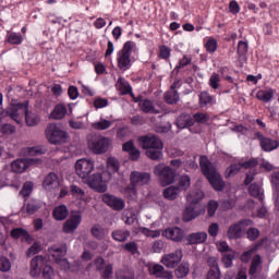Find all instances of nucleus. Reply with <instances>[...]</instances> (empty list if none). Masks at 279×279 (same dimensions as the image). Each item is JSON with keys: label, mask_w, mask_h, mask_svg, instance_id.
<instances>
[{"label": "nucleus", "mask_w": 279, "mask_h": 279, "mask_svg": "<svg viewBox=\"0 0 279 279\" xmlns=\"http://www.w3.org/2000/svg\"><path fill=\"white\" fill-rule=\"evenodd\" d=\"M190 272H191V265L189 263H182L174 270V276L175 278L182 279V278H186Z\"/></svg>", "instance_id": "obj_34"}, {"label": "nucleus", "mask_w": 279, "mask_h": 279, "mask_svg": "<svg viewBox=\"0 0 279 279\" xmlns=\"http://www.w3.org/2000/svg\"><path fill=\"white\" fill-rule=\"evenodd\" d=\"M137 232L144 234V236H149L150 239H158V236H160V230H150L145 227L137 228Z\"/></svg>", "instance_id": "obj_45"}, {"label": "nucleus", "mask_w": 279, "mask_h": 279, "mask_svg": "<svg viewBox=\"0 0 279 279\" xmlns=\"http://www.w3.org/2000/svg\"><path fill=\"white\" fill-rule=\"evenodd\" d=\"M48 252L54 260H58V258L66 256V244H62L61 246H51L48 248Z\"/></svg>", "instance_id": "obj_30"}, {"label": "nucleus", "mask_w": 279, "mask_h": 279, "mask_svg": "<svg viewBox=\"0 0 279 279\" xmlns=\"http://www.w3.org/2000/svg\"><path fill=\"white\" fill-rule=\"evenodd\" d=\"M153 173L158 177L161 186H169L175 182V170L169 166L158 163L155 166Z\"/></svg>", "instance_id": "obj_5"}, {"label": "nucleus", "mask_w": 279, "mask_h": 279, "mask_svg": "<svg viewBox=\"0 0 279 279\" xmlns=\"http://www.w3.org/2000/svg\"><path fill=\"white\" fill-rule=\"evenodd\" d=\"M27 110V101L26 102H15L14 100L11 102L10 107L7 110L0 111V119L2 117H10L15 123H23V116Z\"/></svg>", "instance_id": "obj_4"}, {"label": "nucleus", "mask_w": 279, "mask_h": 279, "mask_svg": "<svg viewBox=\"0 0 279 279\" xmlns=\"http://www.w3.org/2000/svg\"><path fill=\"white\" fill-rule=\"evenodd\" d=\"M205 47L209 53H215V51H217V39L209 38L205 44Z\"/></svg>", "instance_id": "obj_64"}, {"label": "nucleus", "mask_w": 279, "mask_h": 279, "mask_svg": "<svg viewBox=\"0 0 279 279\" xmlns=\"http://www.w3.org/2000/svg\"><path fill=\"white\" fill-rule=\"evenodd\" d=\"M92 128L94 130H109V128H112V121L106 120V119H100L98 122L92 123Z\"/></svg>", "instance_id": "obj_42"}, {"label": "nucleus", "mask_w": 279, "mask_h": 279, "mask_svg": "<svg viewBox=\"0 0 279 279\" xmlns=\"http://www.w3.org/2000/svg\"><path fill=\"white\" fill-rule=\"evenodd\" d=\"M159 57L162 60H169V58L171 57V48H169L167 46H160L159 47Z\"/></svg>", "instance_id": "obj_63"}, {"label": "nucleus", "mask_w": 279, "mask_h": 279, "mask_svg": "<svg viewBox=\"0 0 279 279\" xmlns=\"http://www.w3.org/2000/svg\"><path fill=\"white\" fill-rule=\"evenodd\" d=\"M137 143L142 149H162V141L155 134L142 135L137 138Z\"/></svg>", "instance_id": "obj_10"}, {"label": "nucleus", "mask_w": 279, "mask_h": 279, "mask_svg": "<svg viewBox=\"0 0 279 279\" xmlns=\"http://www.w3.org/2000/svg\"><path fill=\"white\" fill-rule=\"evenodd\" d=\"M56 264L61 271H69V269H71V263H69V259L66 258H57Z\"/></svg>", "instance_id": "obj_55"}, {"label": "nucleus", "mask_w": 279, "mask_h": 279, "mask_svg": "<svg viewBox=\"0 0 279 279\" xmlns=\"http://www.w3.org/2000/svg\"><path fill=\"white\" fill-rule=\"evenodd\" d=\"M66 106L63 104H58L53 110L51 111L49 119H53L54 121H60V119H64L66 117Z\"/></svg>", "instance_id": "obj_27"}, {"label": "nucleus", "mask_w": 279, "mask_h": 279, "mask_svg": "<svg viewBox=\"0 0 279 279\" xmlns=\"http://www.w3.org/2000/svg\"><path fill=\"white\" fill-rule=\"evenodd\" d=\"M11 236L12 239H21V241L27 243L28 245H32V243H34V238H32L27 230L23 228H16L11 230Z\"/></svg>", "instance_id": "obj_21"}, {"label": "nucleus", "mask_w": 279, "mask_h": 279, "mask_svg": "<svg viewBox=\"0 0 279 279\" xmlns=\"http://www.w3.org/2000/svg\"><path fill=\"white\" fill-rule=\"evenodd\" d=\"M256 97L259 99V101L267 104L274 99V89H260L257 92Z\"/></svg>", "instance_id": "obj_38"}, {"label": "nucleus", "mask_w": 279, "mask_h": 279, "mask_svg": "<svg viewBox=\"0 0 279 279\" xmlns=\"http://www.w3.org/2000/svg\"><path fill=\"white\" fill-rule=\"evenodd\" d=\"M199 165L203 175H205L213 189L215 191H222L226 187V182L219 171H217V167L206 156L199 158Z\"/></svg>", "instance_id": "obj_1"}, {"label": "nucleus", "mask_w": 279, "mask_h": 279, "mask_svg": "<svg viewBox=\"0 0 279 279\" xmlns=\"http://www.w3.org/2000/svg\"><path fill=\"white\" fill-rule=\"evenodd\" d=\"M10 269H12V262H10V258L5 256L0 257V271L7 274Z\"/></svg>", "instance_id": "obj_53"}, {"label": "nucleus", "mask_w": 279, "mask_h": 279, "mask_svg": "<svg viewBox=\"0 0 279 279\" xmlns=\"http://www.w3.org/2000/svg\"><path fill=\"white\" fill-rule=\"evenodd\" d=\"M217 208H219V203L217 201H209L207 204V214L209 217H215L217 213Z\"/></svg>", "instance_id": "obj_58"}, {"label": "nucleus", "mask_w": 279, "mask_h": 279, "mask_svg": "<svg viewBox=\"0 0 279 279\" xmlns=\"http://www.w3.org/2000/svg\"><path fill=\"white\" fill-rule=\"evenodd\" d=\"M107 167L110 171H112V173H117L120 168L119 159L114 157H109L107 160Z\"/></svg>", "instance_id": "obj_54"}, {"label": "nucleus", "mask_w": 279, "mask_h": 279, "mask_svg": "<svg viewBox=\"0 0 279 279\" xmlns=\"http://www.w3.org/2000/svg\"><path fill=\"white\" fill-rule=\"evenodd\" d=\"M232 260H234V251L226 253L222 257V263L227 268L232 267Z\"/></svg>", "instance_id": "obj_60"}, {"label": "nucleus", "mask_w": 279, "mask_h": 279, "mask_svg": "<svg viewBox=\"0 0 279 279\" xmlns=\"http://www.w3.org/2000/svg\"><path fill=\"white\" fill-rule=\"evenodd\" d=\"M151 182V174L149 172L132 171L130 174V183L133 186H145Z\"/></svg>", "instance_id": "obj_14"}, {"label": "nucleus", "mask_w": 279, "mask_h": 279, "mask_svg": "<svg viewBox=\"0 0 279 279\" xmlns=\"http://www.w3.org/2000/svg\"><path fill=\"white\" fill-rule=\"evenodd\" d=\"M7 40L10 45H21L23 43V36L19 33H8Z\"/></svg>", "instance_id": "obj_48"}, {"label": "nucleus", "mask_w": 279, "mask_h": 279, "mask_svg": "<svg viewBox=\"0 0 279 279\" xmlns=\"http://www.w3.org/2000/svg\"><path fill=\"white\" fill-rule=\"evenodd\" d=\"M45 134L51 145H64L69 141V134L56 123L48 124Z\"/></svg>", "instance_id": "obj_3"}, {"label": "nucleus", "mask_w": 279, "mask_h": 279, "mask_svg": "<svg viewBox=\"0 0 279 279\" xmlns=\"http://www.w3.org/2000/svg\"><path fill=\"white\" fill-rule=\"evenodd\" d=\"M247 49H248V46H247V41H239L238 44V56L240 58H245V56H247Z\"/></svg>", "instance_id": "obj_56"}, {"label": "nucleus", "mask_w": 279, "mask_h": 279, "mask_svg": "<svg viewBox=\"0 0 279 279\" xmlns=\"http://www.w3.org/2000/svg\"><path fill=\"white\" fill-rule=\"evenodd\" d=\"M24 114H25L26 125H28L29 128H34L35 125H38V123H40V116L32 111H28L27 109Z\"/></svg>", "instance_id": "obj_36"}, {"label": "nucleus", "mask_w": 279, "mask_h": 279, "mask_svg": "<svg viewBox=\"0 0 279 279\" xmlns=\"http://www.w3.org/2000/svg\"><path fill=\"white\" fill-rule=\"evenodd\" d=\"M177 186H179L180 189V193H182V191H189V189H191V177H189V174H183L179 178Z\"/></svg>", "instance_id": "obj_41"}, {"label": "nucleus", "mask_w": 279, "mask_h": 279, "mask_svg": "<svg viewBox=\"0 0 279 279\" xmlns=\"http://www.w3.org/2000/svg\"><path fill=\"white\" fill-rule=\"evenodd\" d=\"M271 184L274 189L275 205H276V208H278L279 206V172H275L271 175Z\"/></svg>", "instance_id": "obj_35"}, {"label": "nucleus", "mask_w": 279, "mask_h": 279, "mask_svg": "<svg viewBox=\"0 0 279 279\" xmlns=\"http://www.w3.org/2000/svg\"><path fill=\"white\" fill-rule=\"evenodd\" d=\"M255 135L256 138H258L259 145L264 151H274V149H278V141L265 137L260 132H257Z\"/></svg>", "instance_id": "obj_17"}, {"label": "nucleus", "mask_w": 279, "mask_h": 279, "mask_svg": "<svg viewBox=\"0 0 279 279\" xmlns=\"http://www.w3.org/2000/svg\"><path fill=\"white\" fill-rule=\"evenodd\" d=\"M147 158H150V160H162V148H150L146 150Z\"/></svg>", "instance_id": "obj_44"}, {"label": "nucleus", "mask_w": 279, "mask_h": 279, "mask_svg": "<svg viewBox=\"0 0 279 279\" xmlns=\"http://www.w3.org/2000/svg\"><path fill=\"white\" fill-rule=\"evenodd\" d=\"M140 110H142V112H146L150 114H160V110L156 109L154 107V102L147 99L140 101Z\"/></svg>", "instance_id": "obj_31"}, {"label": "nucleus", "mask_w": 279, "mask_h": 279, "mask_svg": "<svg viewBox=\"0 0 279 279\" xmlns=\"http://www.w3.org/2000/svg\"><path fill=\"white\" fill-rule=\"evenodd\" d=\"M219 82H221L219 74L213 73L209 77V86H211L214 90H217V88H219Z\"/></svg>", "instance_id": "obj_62"}, {"label": "nucleus", "mask_w": 279, "mask_h": 279, "mask_svg": "<svg viewBox=\"0 0 279 279\" xmlns=\"http://www.w3.org/2000/svg\"><path fill=\"white\" fill-rule=\"evenodd\" d=\"M131 234L132 233L128 229H116L111 232V238L118 243H125V241L130 239Z\"/></svg>", "instance_id": "obj_26"}, {"label": "nucleus", "mask_w": 279, "mask_h": 279, "mask_svg": "<svg viewBox=\"0 0 279 279\" xmlns=\"http://www.w3.org/2000/svg\"><path fill=\"white\" fill-rule=\"evenodd\" d=\"M148 271L150 276H154L155 278L173 279V272L166 270L165 266L160 264L149 266Z\"/></svg>", "instance_id": "obj_16"}, {"label": "nucleus", "mask_w": 279, "mask_h": 279, "mask_svg": "<svg viewBox=\"0 0 279 279\" xmlns=\"http://www.w3.org/2000/svg\"><path fill=\"white\" fill-rule=\"evenodd\" d=\"M0 132L3 136H10L12 134H16V128L12 124L3 123L0 124Z\"/></svg>", "instance_id": "obj_50"}, {"label": "nucleus", "mask_w": 279, "mask_h": 279, "mask_svg": "<svg viewBox=\"0 0 279 279\" xmlns=\"http://www.w3.org/2000/svg\"><path fill=\"white\" fill-rule=\"evenodd\" d=\"M11 170L14 173H24L27 171V160L24 159H16L11 163Z\"/></svg>", "instance_id": "obj_32"}, {"label": "nucleus", "mask_w": 279, "mask_h": 279, "mask_svg": "<svg viewBox=\"0 0 279 279\" xmlns=\"http://www.w3.org/2000/svg\"><path fill=\"white\" fill-rule=\"evenodd\" d=\"M163 99L166 101V104H178L180 101V94H178V90H168L165 96Z\"/></svg>", "instance_id": "obj_40"}, {"label": "nucleus", "mask_w": 279, "mask_h": 279, "mask_svg": "<svg viewBox=\"0 0 279 279\" xmlns=\"http://www.w3.org/2000/svg\"><path fill=\"white\" fill-rule=\"evenodd\" d=\"M241 169H242L241 162L233 163L226 169L225 175H226V178H232V177L236 175V173H239V171H241Z\"/></svg>", "instance_id": "obj_47"}, {"label": "nucleus", "mask_w": 279, "mask_h": 279, "mask_svg": "<svg viewBox=\"0 0 279 279\" xmlns=\"http://www.w3.org/2000/svg\"><path fill=\"white\" fill-rule=\"evenodd\" d=\"M208 239V233L201 231L186 235L185 240L189 245H201V243H206Z\"/></svg>", "instance_id": "obj_22"}, {"label": "nucleus", "mask_w": 279, "mask_h": 279, "mask_svg": "<svg viewBox=\"0 0 279 279\" xmlns=\"http://www.w3.org/2000/svg\"><path fill=\"white\" fill-rule=\"evenodd\" d=\"M252 226V220H242L231 225L227 230V236L230 241H236L245 234V228Z\"/></svg>", "instance_id": "obj_8"}, {"label": "nucleus", "mask_w": 279, "mask_h": 279, "mask_svg": "<svg viewBox=\"0 0 279 279\" xmlns=\"http://www.w3.org/2000/svg\"><path fill=\"white\" fill-rule=\"evenodd\" d=\"M215 104H217V100L208 92H202L198 95L199 108H208V106H215Z\"/></svg>", "instance_id": "obj_25"}, {"label": "nucleus", "mask_w": 279, "mask_h": 279, "mask_svg": "<svg viewBox=\"0 0 279 279\" xmlns=\"http://www.w3.org/2000/svg\"><path fill=\"white\" fill-rule=\"evenodd\" d=\"M199 215H204V209L199 205H186L185 209L183 210L182 219L183 221H193V219H197Z\"/></svg>", "instance_id": "obj_15"}, {"label": "nucleus", "mask_w": 279, "mask_h": 279, "mask_svg": "<svg viewBox=\"0 0 279 279\" xmlns=\"http://www.w3.org/2000/svg\"><path fill=\"white\" fill-rule=\"evenodd\" d=\"M248 192L252 197H257L259 202H263L265 199V193L263 192L260 185L253 183L248 186Z\"/></svg>", "instance_id": "obj_37"}, {"label": "nucleus", "mask_w": 279, "mask_h": 279, "mask_svg": "<svg viewBox=\"0 0 279 279\" xmlns=\"http://www.w3.org/2000/svg\"><path fill=\"white\" fill-rule=\"evenodd\" d=\"M95 171V161L92 159H78L75 162V172L78 178H81L83 181L90 175Z\"/></svg>", "instance_id": "obj_9"}, {"label": "nucleus", "mask_w": 279, "mask_h": 279, "mask_svg": "<svg viewBox=\"0 0 279 279\" xmlns=\"http://www.w3.org/2000/svg\"><path fill=\"white\" fill-rule=\"evenodd\" d=\"M180 186L178 185H169L163 189L162 197H165L168 202H175L178 197H180Z\"/></svg>", "instance_id": "obj_23"}, {"label": "nucleus", "mask_w": 279, "mask_h": 279, "mask_svg": "<svg viewBox=\"0 0 279 279\" xmlns=\"http://www.w3.org/2000/svg\"><path fill=\"white\" fill-rule=\"evenodd\" d=\"M88 149L93 151V154L101 155L106 154L108 149L112 146V141L110 137H104L101 135H93L88 142Z\"/></svg>", "instance_id": "obj_6"}, {"label": "nucleus", "mask_w": 279, "mask_h": 279, "mask_svg": "<svg viewBox=\"0 0 279 279\" xmlns=\"http://www.w3.org/2000/svg\"><path fill=\"white\" fill-rule=\"evenodd\" d=\"M32 191H34V183L32 181H27L23 184L20 195H22V197H29V195H32Z\"/></svg>", "instance_id": "obj_51"}, {"label": "nucleus", "mask_w": 279, "mask_h": 279, "mask_svg": "<svg viewBox=\"0 0 279 279\" xmlns=\"http://www.w3.org/2000/svg\"><path fill=\"white\" fill-rule=\"evenodd\" d=\"M182 250H177L173 253L165 254L161 258V264L168 269H175L183 258Z\"/></svg>", "instance_id": "obj_12"}, {"label": "nucleus", "mask_w": 279, "mask_h": 279, "mask_svg": "<svg viewBox=\"0 0 279 279\" xmlns=\"http://www.w3.org/2000/svg\"><path fill=\"white\" fill-rule=\"evenodd\" d=\"M45 260L43 255H37L31 260V276L33 278L40 276V268L45 266Z\"/></svg>", "instance_id": "obj_19"}, {"label": "nucleus", "mask_w": 279, "mask_h": 279, "mask_svg": "<svg viewBox=\"0 0 279 279\" xmlns=\"http://www.w3.org/2000/svg\"><path fill=\"white\" fill-rule=\"evenodd\" d=\"M205 197V194L203 191L197 190V191H192L190 192L186 196V203L190 206H199V202H202Z\"/></svg>", "instance_id": "obj_24"}, {"label": "nucleus", "mask_w": 279, "mask_h": 279, "mask_svg": "<svg viewBox=\"0 0 279 279\" xmlns=\"http://www.w3.org/2000/svg\"><path fill=\"white\" fill-rule=\"evenodd\" d=\"M90 232L93 236H95V239H98L99 241H101V239H106V230L97 225L90 229Z\"/></svg>", "instance_id": "obj_52"}, {"label": "nucleus", "mask_w": 279, "mask_h": 279, "mask_svg": "<svg viewBox=\"0 0 279 279\" xmlns=\"http://www.w3.org/2000/svg\"><path fill=\"white\" fill-rule=\"evenodd\" d=\"M46 191H53V189H60V178L54 172H50L44 180L43 183Z\"/></svg>", "instance_id": "obj_20"}, {"label": "nucleus", "mask_w": 279, "mask_h": 279, "mask_svg": "<svg viewBox=\"0 0 279 279\" xmlns=\"http://www.w3.org/2000/svg\"><path fill=\"white\" fill-rule=\"evenodd\" d=\"M27 156H43L47 154V148L45 146H33L26 148Z\"/></svg>", "instance_id": "obj_43"}, {"label": "nucleus", "mask_w": 279, "mask_h": 279, "mask_svg": "<svg viewBox=\"0 0 279 279\" xmlns=\"http://www.w3.org/2000/svg\"><path fill=\"white\" fill-rule=\"evenodd\" d=\"M43 251V246H40V243L35 242L26 252V256H34L38 254V252Z\"/></svg>", "instance_id": "obj_61"}, {"label": "nucleus", "mask_w": 279, "mask_h": 279, "mask_svg": "<svg viewBox=\"0 0 279 279\" xmlns=\"http://www.w3.org/2000/svg\"><path fill=\"white\" fill-rule=\"evenodd\" d=\"M136 47L133 41H126L123 48L118 52V69L120 71H128L132 66V49Z\"/></svg>", "instance_id": "obj_7"}, {"label": "nucleus", "mask_w": 279, "mask_h": 279, "mask_svg": "<svg viewBox=\"0 0 279 279\" xmlns=\"http://www.w3.org/2000/svg\"><path fill=\"white\" fill-rule=\"evenodd\" d=\"M38 210H40V203L36 199L28 201L26 205L27 215H34L35 213H38Z\"/></svg>", "instance_id": "obj_46"}, {"label": "nucleus", "mask_w": 279, "mask_h": 279, "mask_svg": "<svg viewBox=\"0 0 279 279\" xmlns=\"http://www.w3.org/2000/svg\"><path fill=\"white\" fill-rule=\"evenodd\" d=\"M52 217L56 219V221H64L66 217H69V208L66 205H59L54 207L52 211Z\"/></svg>", "instance_id": "obj_28"}, {"label": "nucleus", "mask_w": 279, "mask_h": 279, "mask_svg": "<svg viewBox=\"0 0 279 279\" xmlns=\"http://www.w3.org/2000/svg\"><path fill=\"white\" fill-rule=\"evenodd\" d=\"M263 269V259L260 258V255H255L251 263L250 274L251 276H256L258 271Z\"/></svg>", "instance_id": "obj_33"}, {"label": "nucleus", "mask_w": 279, "mask_h": 279, "mask_svg": "<svg viewBox=\"0 0 279 279\" xmlns=\"http://www.w3.org/2000/svg\"><path fill=\"white\" fill-rule=\"evenodd\" d=\"M117 279H134V271L132 270H118L116 272Z\"/></svg>", "instance_id": "obj_59"}, {"label": "nucleus", "mask_w": 279, "mask_h": 279, "mask_svg": "<svg viewBox=\"0 0 279 279\" xmlns=\"http://www.w3.org/2000/svg\"><path fill=\"white\" fill-rule=\"evenodd\" d=\"M136 186L137 185H133L132 183H130V185L124 190V195H126V197H130L131 199H136V195H137Z\"/></svg>", "instance_id": "obj_57"}, {"label": "nucleus", "mask_w": 279, "mask_h": 279, "mask_svg": "<svg viewBox=\"0 0 279 279\" xmlns=\"http://www.w3.org/2000/svg\"><path fill=\"white\" fill-rule=\"evenodd\" d=\"M194 123H208L210 121V116L204 112H196L193 114Z\"/></svg>", "instance_id": "obj_49"}, {"label": "nucleus", "mask_w": 279, "mask_h": 279, "mask_svg": "<svg viewBox=\"0 0 279 279\" xmlns=\"http://www.w3.org/2000/svg\"><path fill=\"white\" fill-rule=\"evenodd\" d=\"M101 202L109 206V208H112V210H123L125 208V201L121 197H117L112 194H102L101 195Z\"/></svg>", "instance_id": "obj_13"}, {"label": "nucleus", "mask_w": 279, "mask_h": 279, "mask_svg": "<svg viewBox=\"0 0 279 279\" xmlns=\"http://www.w3.org/2000/svg\"><path fill=\"white\" fill-rule=\"evenodd\" d=\"M162 236H165L166 239H169L170 241L180 243V241L184 239V231L178 227L169 228L162 232Z\"/></svg>", "instance_id": "obj_18"}, {"label": "nucleus", "mask_w": 279, "mask_h": 279, "mask_svg": "<svg viewBox=\"0 0 279 279\" xmlns=\"http://www.w3.org/2000/svg\"><path fill=\"white\" fill-rule=\"evenodd\" d=\"M109 180H112V173H110V171H105L101 174L94 173L92 177H87L83 180V182L98 193H106L108 191V185H106V183Z\"/></svg>", "instance_id": "obj_2"}, {"label": "nucleus", "mask_w": 279, "mask_h": 279, "mask_svg": "<svg viewBox=\"0 0 279 279\" xmlns=\"http://www.w3.org/2000/svg\"><path fill=\"white\" fill-rule=\"evenodd\" d=\"M177 125L180 130H184V128H191V125H195V120L191 114L182 113L179 116L177 120Z\"/></svg>", "instance_id": "obj_29"}, {"label": "nucleus", "mask_w": 279, "mask_h": 279, "mask_svg": "<svg viewBox=\"0 0 279 279\" xmlns=\"http://www.w3.org/2000/svg\"><path fill=\"white\" fill-rule=\"evenodd\" d=\"M82 223V214L74 211L70 215L69 219L63 222L62 232L64 234H73Z\"/></svg>", "instance_id": "obj_11"}, {"label": "nucleus", "mask_w": 279, "mask_h": 279, "mask_svg": "<svg viewBox=\"0 0 279 279\" xmlns=\"http://www.w3.org/2000/svg\"><path fill=\"white\" fill-rule=\"evenodd\" d=\"M116 86L121 95H129V93H132V86H130V83L124 78H119Z\"/></svg>", "instance_id": "obj_39"}]
</instances>
